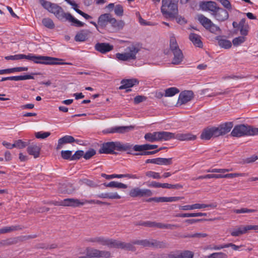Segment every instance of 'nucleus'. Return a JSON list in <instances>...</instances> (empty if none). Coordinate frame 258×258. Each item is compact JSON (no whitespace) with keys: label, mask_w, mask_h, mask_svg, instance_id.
<instances>
[{"label":"nucleus","mask_w":258,"mask_h":258,"mask_svg":"<svg viewBox=\"0 0 258 258\" xmlns=\"http://www.w3.org/2000/svg\"><path fill=\"white\" fill-rule=\"evenodd\" d=\"M42 23L44 26L49 29H51L54 28L55 25L53 21L49 18L43 19Z\"/></svg>","instance_id":"obj_41"},{"label":"nucleus","mask_w":258,"mask_h":258,"mask_svg":"<svg viewBox=\"0 0 258 258\" xmlns=\"http://www.w3.org/2000/svg\"><path fill=\"white\" fill-rule=\"evenodd\" d=\"M198 20L200 24L207 30H209L212 33H216L220 31V28L217 25L213 23V22L208 18L205 17L202 14L198 15Z\"/></svg>","instance_id":"obj_7"},{"label":"nucleus","mask_w":258,"mask_h":258,"mask_svg":"<svg viewBox=\"0 0 258 258\" xmlns=\"http://www.w3.org/2000/svg\"><path fill=\"white\" fill-rule=\"evenodd\" d=\"M233 127V123L232 122H227L224 124H221L218 127H216V131L217 136L224 135L229 133Z\"/></svg>","instance_id":"obj_16"},{"label":"nucleus","mask_w":258,"mask_h":258,"mask_svg":"<svg viewBox=\"0 0 258 258\" xmlns=\"http://www.w3.org/2000/svg\"><path fill=\"white\" fill-rule=\"evenodd\" d=\"M133 146L130 144H121L119 142V145H118L117 150H125L127 151L133 148Z\"/></svg>","instance_id":"obj_49"},{"label":"nucleus","mask_w":258,"mask_h":258,"mask_svg":"<svg viewBox=\"0 0 258 258\" xmlns=\"http://www.w3.org/2000/svg\"><path fill=\"white\" fill-rule=\"evenodd\" d=\"M86 253L88 258H99V250L96 249H87Z\"/></svg>","instance_id":"obj_36"},{"label":"nucleus","mask_w":258,"mask_h":258,"mask_svg":"<svg viewBox=\"0 0 258 258\" xmlns=\"http://www.w3.org/2000/svg\"><path fill=\"white\" fill-rule=\"evenodd\" d=\"M129 195L132 198L151 197L153 195V192L149 189L134 187L131 189Z\"/></svg>","instance_id":"obj_9"},{"label":"nucleus","mask_w":258,"mask_h":258,"mask_svg":"<svg viewBox=\"0 0 258 258\" xmlns=\"http://www.w3.org/2000/svg\"><path fill=\"white\" fill-rule=\"evenodd\" d=\"M165 200V197H154L148 199L147 201L148 202H155L156 203H163L166 202Z\"/></svg>","instance_id":"obj_55"},{"label":"nucleus","mask_w":258,"mask_h":258,"mask_svg":"<svg viewBox=\"0 0 258 258\" xmlns=\"http://www.w3.org/2000/svg\"><path fill=\"white\" fill-rule=\"evenodd\" d=\"M157 165H169L172 163V158H157Z\"/></svg>","instance_id":"obj_40"},{"label":"nucleus","mask_w":258,"mask_h":258,"mask_svg":"<svg viewBox=\"0 0 258 258\" xmlns=\"http://www.w3.org/2000/svg\"><path fill=\"white\" fill-rule=\"evenodd\" d=\"M83 151H77L72 155V160H75L80 159L83 155Z\"/></svg>","instance_id":"obj_62"},{"label":"nucleus","mask_w":258,"mask_h":258,"mask_svg":"<svg viewBox=\"0 0 258 258\" xmlns=\"http://www.w3.org/2000/svg\"><path fill=\"white\" fill-rule=\"evenodd\" d=\"M240 34L243 36H246L248 34L249 26L244 25L243 26L239 27Z\"/></svg>","instance_id":"obj_57"},{"label":"nucleus","mask_w":258,"mask_h":258,"mask_svg":"<svg viewBox=\"0 0 258 258\" xmlns=\"http://www.w3.org/2000/svg\"><path fill=\"white\" fill-rule=\"evenodd\" d=\"M141 45L137 42L132 43L128 45L123 53H117L116 58L118 61H130L137 58V54L141 50Z\"/></svg>","instance_id":"obj_2"},{"label":"nucleus","mask_w":258,"mask_h":258,"mask_svg":"<svg viewBox=\"0 0 258 258\" xmlns=\"http://www.w3.org/2000/svg\"><path fill=\"white\" fill-rule=\"evenodd\" d=\"M194 253L189 250L183 251L176 255H170V258H193Z\"/></svg>","instance_id":"obj_30"},{"label":"nucleus","mask_w":258,"mask_h":258,"mask_svg":"<svg viewBox=\"0 0 258 258\" xmlns=\"http://www.w3.org/2000/svg\"><path fill=\"white\" fill-rule=\"evenodd\" d=\"M137 81L135 79H127L122 80L121 82V85L119 87L120 90L127 89L133 87L136 83Z\"/></svg>","instance_id":"obj_28"},{"label":"nucleus","mask_w":258,"mask_h":258,"mask_svg":"<svg viewBox=\"0 0 258 258\" xmlns=\"http://www.w3.org/2000/svg\"><path fill=\"white\" fill-rule=\"evenodd\" d=\"M181 186L179 184H171L167 183H162V188H178L181 187Z\"/></svg>","instance_id":"obj_51"},{"label":"nucleus","mask_w":258,"mask_h":258,"mask_svg":"<svg viewBox=\"0 0 258 258\" xmlns=\"http://www.w3.org/2000/svg\"><path fill=\"white\" fill-rule=\"evenodd\" d=\"M41 6L49 13H51L56 18L61 21H69L76 27H83L85 23L74 18L70 13H65L62 8L57 4L52 3L46 0H39Z\"/></svg>","instance_id":"obj_1"},{"label":"nucleus","mask_w":258,"mask_h":258,"mask_svg":"<svg viewBox=\"0 0 258 258\" xmlns=\"http://www.w3.org/2000/svg\"><path fill=\"white\" fill-rule=\"evenodd\" d=\"M95 49L101 53H106L113 49V46L108 43H97Z\"/></svg>","instance_id":"obj_18"},{"label":"nucleus","mask_w":258,"mask_h":258,"mask_svg":"<svg viewBox=\"0 0 258 258\" xmlns=\"http://www.w3.org/2000/svg\"><path fill=\"white\" fill-rule=\"evenodd\" d=\"M101 176L106 178V179H111L114 178H122V174H111V175H107L105 173H102Z\"/></svg>","instance_id":"obj_52"},{"label":"nucleus","mask_w":258,"mask_h":258,"mask_svg":"<svg viewBox=\"0 0 258 258\" xmlns=\"http://www.w3.org/2000/svg\"><path fill=\"white\" fill-rule=\"evenodd\" d=\"M112 15L108 13L101 15L98 18V25L99 26L104 28L108 23H109Z\"/></svg>","instance_id":"obj_19"},{"label":"nucleus","mask_w":258,"mask_h":258,"mask_svg":"<svg viewBox=\"0 0 258 258\" xmlns=\"http://www.w3.org/2000/svg\"><path fill=\"white\" fill-rule=\"evenodd\" d=\"M62 157L64 159L72 160V152L69 150L62 151L61 152Z\"/></svg>","instance_id":"obj_50"},{"label":"nucleus","mask_w":258,"mask_h":258,"mask_svg":"<svg viewBox=\"0 0 258 258\" xmlns=\"http://www.w3.org/2000/svg\"><path fill=\"white\" fill-rule=\"evenodd\" d=\"M225 255V253L221 252H215L208 255V258H223Z\"/></svg>","instance_id":"obj_60"},{"label":"nucleus","mask_w":258,"mask_h":258,"mask_svg":"<svg viewBox=\"0 0 258 258\" xmlns=\"http://www.w3.org/2000/svg\"><path fill=\"white\" fill-rule=\"evenodd\" d=\"M170 48L173 54L172 63L174 64H180L183 59V55L178 47L175 35L172 33L170 34Z\"/></svg>","instance_id":"obj_6"},{"label":"nucleus","mask_w":258,"mask_h":258,"mask_svg":"<svg viewBox=\"0 0 258 258\" xmlns=\"http://www.w3.org/2000/svg\"><path fill=\"white\" fill-rule=\"evenodd\" d=\"M28 68L27 67H16L10 69V74L14 73L15 72H20L22 71H28Z\"/></svg>","instance_id":"obj_56"},{"label":"nucleus","mask_w":258,"mask_h":258,"mask_svg":"<svg viewBox=\"0 0 258 258\" xmlns=\"http://www.w3.org/2000/svg\"><path fill=\"white\" fill-rule=\"evenodd\" d=\"M111 254L109 251L106 250H99V257L109 258Z\"/></svg>","instance_id":"obj_63"},{"label":"nucleus","mask_w":258,"mask_h":258,"mask_svg":"<svg viewBox=\"0 0 258 258\" xmlns=\"http://www.w3.org/2000/svg\"><path fill=\"white\" fill-rule=\"evenodd\" d=\"M50 135L49 132H39L35 133V137L37 139H45Z\"/></svg>","instance_id":"obj_48"},{"label":"nucleus","mask_w":258,"mask_h":258,"mask_svg":"<svg viewBox=\"0 0 258 258\" xmlns=\"http://www.w3.org/2000/svg\"><path fill=\"white\" fill-rule=\"evenodd\" d=\"M139 225L144 226L146 227H155V222H151V221H146V222H141L137 224Z\"/></svg>","instance_id":"obj_61"},{"label":"nucleus","mask_w":258,"mask_h":258,"mask_svg":"<svg viewBox=\"0 0 258 258\" xmlns=\"http://www.w3.org/2000/svg\"><path fill=\"white\" fill-rule=\"evenodd\" d=\"M119 142H109L102 144L99 152L101 154H111L114 150H117Z\"/></svg>","instance_id":"obj_8"},{"label":"nucleus","mask_w":258,"mask_h":258,"mask_svg":"<svg viewBox=\"0 0 258 258\" xmlns=\"http://www.w3.org/2000/svg\"><path fill=\"white\" fill-rule=\"evenodd\" d=\"M97 197L102 199H120L121 196H119L117 192H105L101 193L97 195Z\"/></svg>","instance_id":"obj_26"},{"label":"nucleus","mask_w":258,"mask_h":258,"mask_svg":"<svg viewBox=\"0 0 258 258\" xmlns=\"http://www.w3.org/2000/svg\"><path fill=\"white\" fill-rule=\"evenodd\" d=\"M133 244L141 245L144 247L154 246L156 247H161L162 244L160 242H158L155 240H137L133 242Z\"/></svg>","instance_id":"obj_13"},{"label":"nucleus","mask_w":258,"mask_h":258,"mask_svg":"<svg viewBox=\"0 0 258 258\" xmlns=\"http://www.w3.org/2000/svg\"><path fill=\"white\" fill-rule=\"evenodd\" d=\"M26 143L21 140L16 141L14 143V147L22 149L26 147Z\"/></svg>","instance_id":"obj_54"},{"label":"nucleus","mask_w":258,"mask_h":258,"mask_svg":"<svg viewBox=\"0 0 258 258\" xmlns=\"http://www.w3.org/2000/svg\"><path fill=\"white\" fill-rule=\"evenodd\" d=\"M107 239V238H105L102 236L96 237L89 239V241L92 242H96L99 244L106 246Z\"/></svg>","instance_id":"obj_37"},{"label":"nucleus","mask_w":258,"mask_h":258,"mask_svg":"<svg viewBox=\"0 0 258 258\" xmlns=\"http://www.w3.org/2000/svg\"><path fill=\"white\" fill-rule=\"evenodd\" d=\"M245 40L246 38L245 36L242 35L234 38L232 42L234 46H238L245 42Z\"/></svg>","instance_id":"obj_44"},{"label":"nucleus","mask_w":258,"mask_h":258,"mask_svg":"<svg viewBox=\"0 0 258 258\" xmlns=\"http://www.w3.org/2000/svg\"><path fill=\"white\" fill-rule=\"evenodd\" d=\"M146 175L148 177H151L153 179H160L161 176L158 172H156L152 171H149L146 172Z\"/></svg>","instance_id":"obj_45"},{"label":"nucleus","mask_w":258,"mask_h":258,"mask_svg":"<svg viewBox=\"0 0 258 258\" xmlns=\"http://www.w3.org/2000/svg\"><path fill=\"white\" fill-rule=\"evenodd\" d=\"M222 174H207L203 176H200L199 179H206V178H221Z\"/></svg>","instance_id":"obj_47"},{"label":"nucleus","mask_w":258,"mask_h":258,"mask_svg":"<svg viewBox=\"0 0 258 258\" xmlns=\"http://www.w3.org/2000/svg\"><path fill=\"white\" fill-rule=\"evenodd\" d=\"M246 233L245 226H239L230 230L232 236H238Z\"/></svg>","instance_id":"obj_31"},{"label":"nucleus","mask_w":258,"mask_h":258,"mask_svg":"<svg viewBox=\"0 0 258 258\" xmlns=\"http://www.w3.org/2000/svg\"><path fill=\"white\" fill-rule=\"evenodd\" d=\"M179 92V90L177 88L175 87H171L165 90V96L172 97Z\"/></svg>","instance_id":"obj_39"},{"label":"nucleus","mask_w":258,"mask_h":258,"mask_svg":"<svg viewBox=\"0 0 258 258\" xmlns=\"http://www.w3.org/2000/svg\"><path fill=\"white\" fill-rule=\"evenodd\" d=\"M200 9L206 12H209L212 16L218 7L217 4L213 1L202 2L199 5Z\"/></svg>","instance_id":"obj_12"},{"label":"nucleus","mask_w":258,"mask_h":258,"mask_svg":"<svg viewBox=\"0 0 258 258\" xmlns=\"http://www.w3.org/2000/svg\"><path fill=\"white\" fill-rule=\"evenodd\" d=\"M122 242L117 240L107 238L106 246L110 248H120Z\"/></svg>","instance_id":"obj_33"},{"label":"nucleus","mask_w":258,"mask_h":258,"mask_svg":"<svg viewBox=\"0 0 258 258\" xmlns=\"http://www.w3.org/2000/svg\"><path fill=\"white\" fill-rule=\"evenodd\" d=\"M123 177H126L129 179H139L141 178L142 177L140 175L137 174H122V178Z\"/></svg>","instance_id":"obj_58"},{"label":"nucleus","mask_w":258,"mask_h":258,"mask_svg":"<svg viewBox=\"0 0 258 258\" xmlns=\"http://www.w3.org/2000/svg\"><path fill=\"white\" fill-rule=\"evenodd\" d=\"M89 33L88 30H82L78 33L75 36V40L76 41L82 42L85 41L88 37Z\"/></svg>","instance_id":"obj_32"},{"label":"nucleus","mask_w":258,"mask_h":258,"mask_svg":"<svg viewBox=\"0 0 258 258\" xmlns=\"http://www.w3.org/2000/svg\"><path fill=\"white\" fill-rule=\"evenodd\" d=\"M189 39L196 47L202 48L203 46L201 37L198 34L191 33L189 35Z\"/></svg>","instance_id":"obj_22"},{"label":"nucleus","mask_w":258,"mask_h":258,"mask_svg":"<svg viewBox=\"0 0 258 258\" xmlns=\"http://www.w3.org/2000/svg\"><path fill=\"white\" fill-rule=\"evenodd\" d=\"M175 18L177 23L180 25H184L187 23V21L185 18L180 16H176Z\"/></svg>","instance_id":"obj_64"},{"label":"nucleus","mask_w":258,"mask_h":258,"mask_svg":"<svg viewBox=\"0 0 258 258\" xmlns=\"http://www.w3.org/2000/svg\"><path fill=\"white\" fill-rule=\"evenodd\" d=\"M216 127L205 128L201 135V138L203 140H209L212 137H217Z\"/></svg>","instance_id":"obj_17"},{"label":"nucleus","mask_w":258,"mask_h":258,"mask_svg":"<svg viewBox=\"0 0 258 258\" xmlns=\"http://www.w3.org/2000/svg\"><path fill=\"white\" fill-rule=\"evenodd\" d=\"M34 77L30 75H26L24 76H12V81H19L21 80H26L33 79Z\"/></svg>","instance_id":"obj_42"},{"label":"nucleus","mask_w":258,"mask_h":258,"mask_svg":"<svg viewBox=\"0 0 258 258\" xmlns=\"http://www.w3.org/2000/svg\"><path fill=\"white\" fill-rule=\"evenodd\" d=\"M258 130L251 126L245 124L235 125L231 133V135L234 137L251 136L257 135Z\"/></svg>","instance_id":"obj_4"},{"label":"nucleus","mask_w":258,"mask_h":258,"mask_svg":"<svg viewBox=\"0 0 258 258\" xmlns=\"http://www.w3.org/2000/svg\"><path fill=\"white\" fill-rule=\"evenodd\" d=\"M193 92L191 91H184L179 95L177 104L181 105L190 101L193 98Z\"/></svg>","instance_id":"obj_15"},{"label":"nucleus","mask_w":258,"mask_h":258,"mask_svg":"<svg viewBox=\"0 0 258 258\" xmlns=\"http://www.w3.org/2000/svg\"><path fill=\"white\" fill-rule=\"evenodd\" d=\"M57 205L77 207L80 206H83V203H82V201L78 199L69 198L59 202Z\"/></svg>","instance_id":"obj_14"},{"label":"nucleus","mask_w":258,"mask_h":258,"mask_svg":"<svg viewBox=\"0 0 258 258\" xmlns=\"http://www.w3.org/2000/svg\"><path fill=\"white\" fill-rule=\"evenodd\" d=\"M247 174L246 173H229V174H222V178H232L238 176H246Z\"/></svg>","instance_id":"obj_46"},{"label":"nucleus","mask_w":258,"mask_h":258,"mask_svg":"<svg viewBox=\"0 0 258 258\" xmlns=\"http://www.w3.org/2000/svg\"><path fill=\"white\" fill-rule=\"evenodd\" d=\"M104 185L108 187H116L118 188H126V184L117 181H111L108 183H104Z\"/></svg>","instance_id":"obj_34"},{"label":"nucleus","mask_w":258,"mask_h":258,"mask_svg":"<svg viewBox=\"0 0 258 258\" xmlns=\"http://www.w3.org/2000/svg\"><path fill=\"white\" fill-rule=\"evenodd\" d=\"M159 141H169L175 139V134L168 132H159Z\"/></svg>","instance_id":"obj_23"},{"label":"nucleus","mask_w":258,"mask_h":258,"mask_svg":"<svg viewBox=\"0 0 258 258\" xmlns=\"http://www.w3.org/2000/svg\"><path fill=\"white\" fill-rule=\"evenodd\" d=\"M27 59L31 60L35 63L46 65L72 64L70 62H61L62 59L47 56L36 55L32 53L27 55Z\"/></svg>","instance_id":"obj_3"},{"label":"nucleus","mask_w":258,"mask_h":258,"mask_svg":"<svg viewBox=\"0 0 258 258\" xmlns=\"http://www.w3.org/2000/svg\"><path fill=\"white\" fill-rule=\"evenodd\" d=\"M159 132L149 133L145 134V139L149 142H155L159 141Z\"/></svg>","instance_id":"obj_27"},{"label":"nucleus","mask_w":258,"mask_h":258,"mask_svg":"<svg viewBox=\"0 0 258 258\" xmlns=\"http://www.w3.org/2000/svg\"><path fill=\"white\" fill-rule=\"evenodd\" d=\"M75 141V139L73 136L66 135L63 137L60 138L58 140L57 146L56 147L57 149H60L62 148L63 144L72 143Z\"/></svg>","instance_id":"obj_21"},{"label":"nucleus","mask_w":258,"mask_h":258,"mask_svg":"<svg viewBox=\"0 0 258 258\" xmlns=\"http://www.w3.org/2000/svg\"><path fill=\"white\" fill-rule=\"evenodd\" d=\"M109 24L115 31H118L123 28L124 23L122 21H117L112 16L110 20Z\"/></svg>","instance_id":"obj_24"},{"label":"nucleus","mask_w":258,"mask_h":258,"mask_svg":"<svg viewBox=\"0 0 258 258\" xmlns=\"http://www.w3.org/2000/svg\"><path fill=\"white\" fill-rule=\"evenodd\" d=\"M212 16L219 22H222L228 19L229 14L226 10L218 7Z\"/></svg>","instance_id":"obj_10"},{"label":"nucleus","mask_w":258,"mask_h":258,"mask_svg":"<svg viewBox=\"0 0 258 258\" xmlns=\"http://www.w3.org/2000/svg\"><path fill=\"white\" fill-rule=\"evenodd\" d=\"M19 229V226H12L5 227L0 229V234L9 233L13 231L17 230Z\"/></svg>","instance_id":"obj_43"},{"label":"nucleus","mask_w":258,"mask_h":258,"mask_svg":"<svg viewBox=\"0 0 258 258\" xmlns=\"http://www.w3.org/2000/svg\"><path fill=\"white\" fill-rule=\"evenodd\" d=\"M96 153L94 149H90L87 151L84 155V158L86 159H89Z\"/></svg>","instance_id":"obj_59"},{"label":"nucleus","mask_w":258,"mask_h":258,"mask_svg":"<svg viewBox=\"0 0 258 258\" xmlns=\"http://www.w3.org/2000/svg\"><path fill=\"white\" fill-rule=\"evenodd\" d=\"M134 127L130 126H115L106 129L103 131L105 134L119 133L124 134L132 130Z\"/></svg>","instance_id":"obj_11"},{"label":"nucleus","mask_w":258,"mask_h":258,"mask_svg":"<svg viewBox=\"0 0 258 258\" xmlns=\"http://www.w3.org/2000/svg\"><path fill=\"white\" fill-rule=\"evenodd\" d=\"M5 58L7 60H17L26 59H27V55L24 54H17L14 55H9L5 56Z\"/></svg>","instance_id":"obj_38"},{"label":"nucleus","mask_w":258,"mask_h":258,"mask_svg":"<svg viewBox=\"0 0 258 258\" xmlns=\"http://www.w3.org/2000/svg\"><path fill=\"white\" fill-rule=\"evenodd\" d=\"M40 148L37 145H31L27 148V151L30 155H33L35 158L39 156Z\"/></svg>","instance_id":"obj_29"},{"label":"nucleus","mask_w":258,"mask_h":258,"mask_svg":"<svg viewBox=\"0 0 258 258\" xmlns=\"http://www.w3.org/2000/svg\"><path fill=\"white\" fill-rule=\"evenodd\" d=\"M216 207L217 205L214 203L211 204L196 203L193 204V210L205 209L207 208H211L212 209H214Z\"/></svg>","instance_id":"obj_35"},{"label":"nucleus","mask_w":258,"mask_h":258,"mask_svg":"<svg viewBox=\"0 0 258 258\" xmlns=\"http://www.w3.org/2000/svg\"><path fill=\"white\" fill-rule=\"evenodd\" d=\"M218 40L219 45L223 48L229 49L232 46L231 41L222 36H218L216 39Z\"/></svg>","instance_id":"obj_25"},{"label":"nucleus","mask_w":258,"mask_h":258,"mask_svg":"<svg viewBox=\"0 0 258 258\" xmlns=\"http://www.w3.org/2000/svg\"><path fill=\"white\" fill-rule=\"evenodd\" d=\"M161 12L166 18L173 19L178 14L177 5L173 0H162Z\"/></svg>","instance_id":"obj_5"},{"label":"nucleus","mask_w":258,"mask_h":258,"mask_svg":"<svg viewBox=\"0 0 258 258\" xmlns=\"http://www.w3.org/2000/svg\"><path fill=\"white\" fill-rule=\"evenodd\" d=\"M123 8L121 5H117L115 7L114 13L116 16H121L123 15Z\"/></svg>","instance_id":"obj_53"},{"label":"nucleus","mask_w":258,"mask_h":258,"mask_svg":"<svg viewBox=\"0 0 258 258\" xmlns=\"http://www.w3.org/2000/svg\"><path fill=\"white\" fill-rule=\"evenodd\" d=\"M196 139V136L190 133L175 134V139L179 141H194Z\"/></svg>","instance_id":"obj_20"}]
</instances>
